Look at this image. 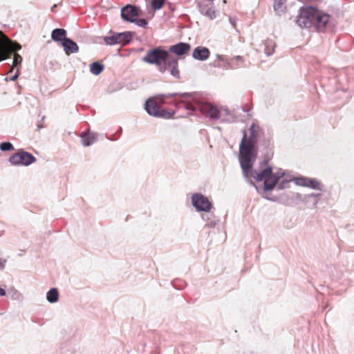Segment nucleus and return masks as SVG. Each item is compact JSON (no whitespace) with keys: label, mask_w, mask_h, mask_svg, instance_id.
<instances>
[{"label":"nucleus","mask_w":354,"mask_h":354,"mask_svg":"<svg viewBox=\"0 0 354 354\" xmlns=\"http://www.w3.org/2000/svg\"><path fill=\"white\" fill-rule=\"evenodd\" d=\"M249 131L250 135L248 136L246 131L243 130V137L239 145V162L243 174L245 176L253 167L258 153V135L254 123L250 125Z\"/></svg>","instance_id":"obj_1"},{"label":"nucleus","mask_w":354,"mask_h":354,"mask_svg":"<svg viewBox=\"0 0 354 354\" xmlns=\"http://www.w3.org/2000/svg\"><path fill=\"white\" fill-rule=\"evenodd\" d=\"M329 20V15L324 14L313 6L300 9L296 23L301 28L314 27L317 31H322Z\"/></svg>","instance_id":"obj_2"},{"label":"nucleus","mask_w":354,"mask_h":354,"mask_svg":"<svg viewBox=\"0 0 354 354\" xmlns=\"http://www.w3.org/2000/svg\"><path fill=\"white\" fill-rule=\"evenodd\" d=\"M21 48L19 43L10 39L0 31V62L10 57L11 51H18Z\"/></svg>","instance_id":"obj_3"},{"label":"nucleus","mask_w":354,"mask_h":354,"mask_svg":"<svg viewBox=\"0 0 354 354\" xmlns=\"http://www.w3.org/2000/svg\"><path fill=\"white\" fill-rule=\"evenodd\" d=\"M170 55L166 50L162 49L160 47L155 48L147 51L145 56L142 60L150 64H160L162 61L168 59Z\"/></svg>","instance_id":"obj_4"},{"label":"nucleus","mask_w":354,"mask_h":354,"mask_svg":"<svg viewBox=\"0 0 354 354\" xmlns=\"http://www.w3.org/2000/svg\"><path fill=\"white\" fill-rule=\"evenodd\" d=\"M145 109L149 115L156 118H169L174 113V112L171 113L166 110L161 109L158 100L151 97L145 102Z\"/></svg>","instance_id":"obj_5"},{"label":"nucleus","mask_w":354,"mask_h":354,"mask_svg":"<svg viewBox=\"0 0 354 354\" xmlns=\"http://www.w3.org/2000/svg\"><path fill=\"white\" fill-rule=\"evenodd\" d=\"M8 161L12 165H24L28 166L36 161L35 157L29 152L24 151L23 149L19 151L17 153L12 155Z\"/></svg>","instance_id":"obj_6"},{"label":"nucleus","mask_w":354,"mask_h":354,"mask_svg":"<svg viewBox=\"0 0 354 354\" xmlns=\"http://www.w3.org/2000/svg\"><path fill=\"white\" fill-rule=\"evenodd\" d=\"M133 33L129 31L113 33L111 36H105L104 41L106 44L113 46L115 44H120L125 46L128 44L132 39Z\"/></svg>","instance_id":"obj_7"},{"label":"nucleus","mask_w":354,"mask_h":354,"mask_svg":"<svg viewBox=\"0 0 354 354\" xmlns=\"http://www.w3.org/2000/svg\"><path fill=\"white\" fill-rule=\"evenodd\" d=\"M192 205L198 212H209L212 204L209 199L201 193H195L192 196Z\"/></svg>","instance_id":"obj_8"},{"label":"nucleus","mask_w":354,"mask_h":354,"mask_svg":"<svg viewBox=\"0 0 354 354\" xmlns=\"http://www.w3.org/2000/svg\"><path fill=\"white\" fill-rule=\"evenodd\" d=\"M141 10L139 7L127 4L121 9V17L128 22H136V18L140 15Z\"/></svg>","instance_id":"obj_9"},{"label":"nucleus","mask_w":354,"mask_h":354,"mask_svg":"<svg viewBox=\"0 0 354 354\" xmlns=\"http://www.w3.org/2000/svg\"><path fill=\"white\" fill-rule=\"evenodd\" d=\"M197 109L203 114H205L214 120H218L222 116V112L217 107L209 103L198 104L196 107Z\"/></svg>","instance_id":"obj_10"},{"label":"nucleus","mask_w":354,"mask_h":354,"mask_svg":"<svg viewBox=\"0 0 354 354\" xmlns=\"http://www.w3.org/2000/svg\"><path fill=\"white\" fill-rule=\"evenodd\" d=\"M178 95L176 97H179L180 100L177 101L176 100H173L170 102L171 104H174L176 108L181 109L184 108L186 110L195 111L196 107L191 102L185 101L184 99L190 97L192 93H177Z\"/></svg>","instance_id":"obj_11"},{"label":"nucleus","mask_w":354,"mask_h":354,"mask_svg":"<svg viewBox=\"0 0 354 354\" xmlns=\"http://www.w3.org/2000/svg\"><path fill=\"white\" fill-rule=\"evenodd\" d=\"M272 168L270 166H268L259 172L253 171L252 168L251 170L248 172L247 176L245 175L244 176L245 178H248V174L250 173L251 176H252L257 181L259 182L270 178V175L272 174Z\"/></svg>","instance_id":"obj_12"},{"label":"nucleus","mask_w":354,"mask_h":354,"mask_svg":"<svg viewBox=\"0 0 354 354\" xmlns=\"http://www.w3.org/2000/svg\"><path fill=\"white\" fill-rule=\"evenodd\" d=\"M210 55V51L207 47L197 46L192 53L194 59L199 61L207 60Z\"/></svg>","instance_id":"obj_13"},{"label":"nucleus","mask_w":354,"mask_h":354,"mask_svg":"<svg viewBox=\"0 0 354 354\" xmlns=\"http://www.w3.org/2000/svg\"><path fill=\"white\" fill-rule=\"evenodd\" d=\"M191 48V46L188 43L179 42L169 48V51L175 53L178 56L185 55Z\"/></svg>","instance_id":"obj_14"},{"label":"nucleus","mask_w":354,"mask_h":354,"mask_svg":"<svg viewBox=\"0 0 354 354\" xmlns=\"http://www.w3.org/2000/svg\"><path fill=\"white\" fill-rule=\"evenodd\" d=\"M62 46L66 54L69 55L71 53H77L79 51V47L76 42L70 38H65L62 41Z\"/></svg>","instance_id":"obj_15"},{"label":"nucleus","mask_w":354,"mask_h":354,"mask_svg":"<svg viewBox=\"0 0 354 354\" xmlns=\"http://www.w3.org/2000/svg\"><path fill=\"white\" fill-rule=\"evenodd\" d=\"M98 134L95 132H82L81 134L82 144L84 147H88L97 140Z\"/></svg>","instance_id":"obj_16"},{"label":"nucleus","mask_w":354,"mask_h":354,"mask_svg":"<svg viewBox=\"0 0 354 354\" xmlns=\"http://www.w3.org/2000/svg\"><path fill=\"white\" fill-rule=\"evenodd\" d=\"M66 35L67 32L65 29L55 28L51 32V38L53 41L56 42L60 41L62 44L65 38H67Z\"/></svg>","instance_id":"obj_17"},{"label":"nucleus","mask_w":354,"mask_h":354,"mask_svg":"<svg viewBox=\"0 0 354 354\" xmlns=\"http://www.w3.org/2000/svg\"><path fill=\"white\" fill-rule=\"evenodd\" d=\"M167 63L168 67H169V71L170 74L176 78H180V73L178 69V60L173 57V59H169Z\"/></svg>","instance_id":"obj_18"},{"label":"nucleus","mask_w":354,"mask_h":354,"mask_svg":"<svg viewBox=\"0 0 354 354\" xmlns=\"http://www.w3.org/2000/svg\"><path fill=\"white\" fill-rule=\"evenodd\" d=\"M286 0H274L273 8L277 15H281L286 10Z\"/></svg>","instance_id":"obj_19"},{"label":"nucleus","mask_w":354,"mask_h":354,"mask_svg":"<svg viewBox=\"0 0 354 354\" xmlns=\"http://www.w3.org/2000/svg\"><path fill=\"white\" fill-rule=\"evenodd\" d=\"M46 299L49 303L53 304L59 300V292L56 288H50L46 293Z\"/></svg>","instance_id":"obj_20"},{"label":"nucleus","mask_w":354,"mask_h":354,"mask_svg":"<svg viewBox=\"0 0 354 354\" xmlns=\"http://www.w3.org/2000/svg\"><path fill=\"white\" fill-rule=\"evenodd\" d=\"M306 187L319 191H322L323 189V185L320 181L315 178H308Z\"/></svg>","instance_id":"obj_21"},{"label":"nucleus","mask_w":354,"mask_h":354,"mask_svg":"<svg viewBox=\"0 0 354 354\" xmlns=\"http://www.w3.org/2000/svg\"><path fill=\"white\" fill-rule=\"evenodd\" d=\"M275 43L272 39H266L264 42V51L267 56H271L274 50Z\"/></svg>","instance_id":"obj_22"},{"label":"nucleus","mask_w":354,"mask_h":354,"mask_svg":"<svg viewBox=\"0 0 354 354\" xmlns=\"http://www.w3.org/2000/svg\"><path fill=\"white\" fill-rule=\"evenodd\" d=\"M104 70V66L98 62H95L90 65V71L95 75H100Z\"/></svg>","instance_id":"obj_23"},{"label":"nucleus","mask_w":354,"mask_h":354,"mask_svg":"<svg viewBox=\"0 0 354 354\" xmlns=\"http://www.w3.org/2000/svg\"><path fill=\"white\" fill-rule=\"evenodd\" d=\"M177 95H178L177 93H167V94H160V95H156L155 97H153L152 98H155L156 100H157L158 102V104L160 106V105L165 104L166 103L165 102V99L174 97Z\"/></svg>","instance_id":"obj_24"},{"label":"nucleus","mask_w":354,"mask_h":354,"mask_svg":"<svg viewBox=\"0 0 354 354\" xmlns=\"http://www.w3.org/2000/svg\"><path fill=\"white\" fill-rule=\"evenodd\" d=\"M200 11L201 14L204 15L205 16H207L211 19H214L216 18L215 10L212 9L211 8L201 7Z\"/></svg>","instance_id":"obj_25"},{"label":"nucleus","mask_w":354,"mask_h":354,"mask_svg":"<svg viewBox=\"0 0 354 354\" xmlns=\"http://www.w3.org/2000/svg\"><path fill=\"white\" fill-rule=\"evenodd\" d=\"M277 185V183L274 180L270 178L266 179L263 183V190L264 192L271 191Z\"/></svg>","instance_id":"obj_26"},{"label":"nucleus","mask_w":354,"mask_h":354,"mask_svg":"<svg viewBox=\"0 0 354 354\" xmlns=\"http://www.w3.org/2000/svg\"><path fill=\"white\" fill-rule=\"evenodd\" d=\"M321 195L322 194L320 193H312L310 194L305 195L304 198H302V196L299 193H295V194H292L294 198H295L297 199H299V200H304V201H308V199L311 197L317 198H319L321 196Z\"/></svg>","instance_id":"obj_27"},{"label":"nucleus","mask_w":354,"mask_h":354,"mask_svg":"<svg viewBox=\"0 0 354 354\" xmlns=\"http://www.w3.org/2000/svg\"><path fill=\"white\" fill-rule=\"evenodd\" d=\"M21 62H22L21 56L17 53H15L13 60H12V66L9 72L12 73L15 68H19L18 66H20Z\"/></svg>","instance_id":"obj_28"},{"label":"nucleus","mask_w":354,"mask_h":354,"mask_svg":"<svg viewBox=\"0 0 354 354\" xmlns=\"http://www.w3.org/2000/svg\"><path fill=\"white\" fill-rule=\"evenodd\" d=\"M174 57H171V55H169L168 56V59L166 60H164L162 61V63H161L160 64H158L157 66H158V68H159V71L162 73H165L167 71H169V67H168V60L169 59H173Z\"/></svg>","instance_id":"obj_29"},{"label":"nucleus","mask_w":354,"mask_h":354,"mask_svg":"<svg viewBox=\"0 0 354 354\" xmlns=\"http://www.w3.org/2000/svg\"><path fill=\"white\" fill-rule=\"evenodd\" d=\"M308 178L304 176L297 177L294 178V182L297 185L306 187Z\"/></svg>","instance_id":"obj_30"},{"label":"nucleus","mask_w":354,"mask_h":354,"mask_svg":"<svg viewBox=\"0 0 354 354\" xmlns=\"http://www.w3.org/2000/svg\"><path fill=\"white\" fill-rule=\"evenodd\" d=\"M0 149L2 151H8L14 149V147L10 142H3L0 144Z\"/></svg>","instance_id":"obj_31"},{"label":"nucleus","mask_w":354,"mask_h":354,"mask_svg":"<svg viewBox=\"0 0 354 354\" xmlns=\"http://www.w3.org/2000/svg\"><path fill=\"white\" fill-rule=\"evenodd\" d=\"M285 175V172L284 171H278V172H276V173H273L272 171V174L270 175V179L274 180L277 183H278L279 180L280 178H281L282 177H283V176Z\"/></svg>","instance_id":"obj_32"},{"label":"nucleus","mask_w":354,"mask_h":354,"mask_svg":"<svg viewBox=\"0 0 354 354\" xmlns=\"http://www.w3.org/2000/svg\"><path fill=\"white\" fill-rule=\"evenodd\" d=\"M165 3V0H152L151 1V7L154 9V10H160L163 4Z\"/></svg>","instance_id":"obj_33"},{"label":"nucleus","mask_w":354,"mask_h":354,"mask_svg":"<svg viewBox=\"0 0 354 354\" xmlns=\"http://www.w3.org/2000/svg\"><path fill=\"white\" fill-rule=\"evenodd\" d=\"M289 181L287 180H283L281 182H280L277 185V189L279 190L286 189L289 185Z\"/></svg>","instance_id":"obj_34"},{"label":"nucleus","mask_w":354,"mask_h":354,"mask_svg":"<svg viewBox=\"0 0 354 354\" xmlns=\"http://www.w3.org/2000/svg\"><path fill=\"white\" fill-rule=\"evenodd\" d=\"M139 27L146 28L148 23L145 19H140L138 20L136 19L135 22Z\"/></svg>","instance_id":"obj_35"},{"label":"nucleus","mask_w":354,"mask_h":354,"mask_svg":"<svg viewBox=\"0 0 354 354\" xmlns=\"http://www.w3.org/2000/svg\"><path fill=\"white\" fill-rule=\"evenodd\" d=\"M220 111L222 112V116H232L234 118L231 111L226 107H221Z\"/></svg>","instance_id":"obj_36"},{"label":"nucleus","mask_w":354,"mask_h":354,"mask_svg":"<svg viewBox=\"0 0 354 354\" xmlns=\"http://www.w3.org/2000/svg\"><path fill=\"white\" fill-rule=\"evenodd\" d=\"M234 61H236L237 63H239V62H240V63H243V57H241V56H239V55H238V56L234 57L232 59V62H234Z\"/></svg>","instance_id":"obj_37"},{"label":"nucleus","mask_w":354,"mask_h":354,"mask_svg":"<svg viewBox=\"0 0 354 354\" xmlns=\"http://www.w3.org/2000/svg\"><path fill=\"white\" fill-rule=\"evenodd\" d=\"M19 68H17V72H16V73H15V74L12 77H10V80H11V81H15V80H17V78H18V77H19Z\"/></svg>","instance_id":"obj_38"},{"label":"nucleus","mask_w":354,"mask_h":354,"mask_svg":"<svg viewBox=\"0 0 354 354\" xmlns=\"http://www.w3.org/2000/svg\"><path fill=\"white\" fill-rule=\"evenodd\" d=\"M13 294L12 295V297L14 299H18L21 295V294L17 291V290H14L13 291Z\"/></svg>","instance_id":"obj_39"},{"label":"nucleus","mask_w":354,"mask_h":354,"mask_svg":"<svg viewBox=\"0 0 354 354\" xmlns=\"http://www.w3.org/2000/svg\"><path fill=\"white\" fill-rule=\"evenodd\" d=\"M216 224V222L215 221H211L208 222L206 224V225L209 227H215Z\"/></svg>","instance_id":"obj_40"},{"label":"nucleus","mask_w":354,"mask_h":354,"mask_svg":"<svg viewBox=\"0 0 354 354\" xmlns=\"http://www.w3.org/2000/svg\"><path fill=\"white\" fill-rule=\"evenodd\" d=\"M6 295V290L0 287V297L5 296Z\"/></svg>","instance_id":"obj_41"},{"label":"nucleus","mask_w":354,"mask_h":354,"mask_svg":"<svg viewBox=\"0 0 354 354\" xmlns=\"http://www.w3.org/2000/svg\"><path fill=\"white\" fill-rule=\"evenodd\" d=\"M264 145L266 147H268L270 145V140H268L264 142Z\"/></svg>","instance_id":"obj_42"},{"label":"nucleus","mask_w":354,"mask_h":354,"mask_svg":"<svg viewBox=\"0 0 354 354\" xmlns=\"http://www.w3.org/2000/svg\"><path fill=\"white\" fill-rule=\"evenodd\" d=\"M250 183L251 185L254 186V187H255V189H257V191L258 192V187H257V186L255 185V183H254V182L251 181V180H250Z\"/></svg>","instance_id":"obj_43"},{"label":"nucleus","mask_w":354,"mask_h":354,"mask_svg":"<svg viewBox=\"0 0 354 354\" xmlns=\"http://www.w3.org/2000/svg\"><path fill=\"white\" fill-rule=\"evenodd\" d=\"M202 218L205 221L208 220V216L207 215H202Z\"/></svg>","instance_id":"obj_44"},{"label":"nucleus","mask_w":354,"mask_h":354,"mask_svg":"<svg viewBox=\"0 0 354 354\" xmlns=\"http://www.w3.org/2000/svg\"><path fill=\"white\" fill-rule=\"evenodd\" d=\"M263 197L264 198H266V199L268 200V201H274V199H273V198H268V197H267V196H263Z\"/></svg>","instance_id":"obj_45"},{"label":"nucleus","mask_w":354,"mask_h":354,"mask_svg":"<svg viewBox=\"0 0 354 354\" xmlns=\"http://www.w3.org/2000/svg\"><path fill=\"white\" fill-rule=\"evenodd\" d=\"M216 56H217V58L220 59L221 60H223L221 55H217Z\"/></svg>","instance_id":"obj_46"},{"label":"nucleus","mask_w":354,"mask_h":354,"mask_svg":"<svg viewBox=\"0 0 354 354\" xmlns=\"http://www.w3.org/2000/svg\"><path fill=\"white\" fill-rule=\"evenodd\" d=\"M317 203V201H316L313 204V207H315Z\"/></svg>","instance_id":"obj_47"},{"label":"nucleus","mask_w":354,"mask_h":354,"mask_svg":"<svg viewBox=\"0 0 354 354\" xmlns=\"http://www.w3.org/2000/svg\"><path fill=\"white\" fill-rule=\"evenodd\" d=\"M45 119V116H43L42 118H41V121H44Z\"/></svg>","instance_id":"obj_48"},{"label":"nucleus","mask_w":354,"mask_h":354,"mask_svg":"<svg viewBox=\"0 0 354 354\" xmlns=\"http://www.w3.org/2000/svg\"><path fill=\"white\" fill-rule=\"evenodd\" d=\"M38 128L41 129V128H42V126L41 125H38Z\"/></svg>","instance_id":"obj_49"},{"label":"nucleus","mask_w":354,"mask_h":354,"mask_svg":"<svg viewBox=\"0 0 354 354\" xmlns=\"http://www.w3.org/2000/svg\"><path fill=\"white\" fill-rule=\"evenodd\" d=\"M122 131V128L120 127V130H119V132H121Z\"/></svg>","instance_id":"obj_50"},{"label":"nucleus","mask_w":354,"mask_h":354,"mask_svg":"<svg viewBox=\"0 0 354 354\" xmlns=\"http://www.w3.org/2000/svg\"><path fill=\"white\" fill-rule=\"evenodd\" d=\"M55 5H53V7L52 10L55 9Z\"/></svg>","instance_id":"obj_51"},{"label":"nucleus","mask_w":354,"mask_h":354,"mask_svg":"<svg viewBox=\"0 0 354 354\" xmlns=\"http://www.w3.org/2000/svg\"><path fill=\"white\" fill-rule=\"evenodd\" d=\"M55 5H53V7L52 10L55 9Z\"/></svg>","instance_id":"obj_52"}]
</instances>
